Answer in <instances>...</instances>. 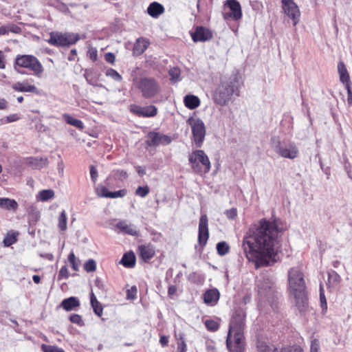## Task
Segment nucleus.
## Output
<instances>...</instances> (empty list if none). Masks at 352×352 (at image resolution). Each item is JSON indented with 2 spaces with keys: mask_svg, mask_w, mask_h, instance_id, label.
Segmentation results:
<instances>
[{
  "mask_svg": "<svg viewBox=\"0 0 352 352\" xmlns=\"http://www.w3.org/2000/svg\"><path fill=\"white\" fill-rule=\"evenodd\" d=\"M320 300L322 309L326 310L327 309V303L324 296V289L321 285L320 288Z\"/></svg>",
  "mask_w": 352,
  "mask_h": 352,
  "instance_id": "nucleus-53",
  "label": "nucleus"
},
{
  "mask_svg": "<svg viewBox=\"0 0 352 352\" xmlns=\"http://www.w3.org/2000/svg\"><path fill=\"white\" fill-rule=\"evenodd\" d=\"M21 119V116L20 115L17 114V113H13V114H10L3 118H2L0 122H1V124H8V123H10V122H16V121H18Z\"/></svg>",
  "mask_w": 352,
  "mask_h": 352,
  "instance_id": "nucleus-41",
  "label": "nucleus"
},
{
  "mask_svg": "<svg viewBox=\"0 0 352 352\" xmlns=\"http://www.w3.org/2000/svg\"><path fill=\"white\" fill-rule=\"evenodd\" d=\"M341 280L340 275L335 271L331 270L328 272V285L329 287H337Z\"/></svg>",
  "mask_w": 352,
  "mask_h": 352,
  "instance_id": "nucleus-31",
  "label": "nucleus"
},
{
  "mask_svg": "<svg viewBox=\"0 0 352 352\" xmlns=\"http://www.w3.org/2000/svg\"><path fill=\"white\" fill-rule=\"evenodd\" d=\"M283 12L292 21L293 25H296L300 19V10L294 0H281Z\"/></svg>",
  "mask_w": 352,
  "mask_h": 352,
  "instance_id": "nucleus-11",
  "label": "nucleus"
},
{
  "mask_svg": "<svg viewBox=\"0 0 352 352\" xmlns=\"http://www.w3.org/2000/svg\"><path fill=\"white\" fill-rule=\"evenodd\" d=\"M12 89L19 92H30L35 94H39V89L32 84L29 82V80L19 81L12 85Z\"/></svg>",
  "mask_w": 352,
  "mask_h": 352,
  "instance_id": "nucleus-17",
  "label": "nucleus"
},
{
  "mask_svg": "<svg viewBox=\"0 0 352 352\" xmlns=\"http://www.w3.org/2000/svg\"><path fill=\"white\" fill-rule=\"evenodd\" d=\"M116 227L119 230L118 232L133 236H140V231L138 230L137 227L133 224L128 223L126 221H120L116 224Z\"/></svg>",
  "mask_w": 352,
  "mask_h": 352,
  "instance_id": "nucleus-19",
  "label": "nucleus"
},
{
  "mask_svg": "<svg viewBox=\"0 0 352 352\" xmlns=\"http://www.w3.org/2000/svg\"><path fill=\"white\" fill-rule=\"evenodd\" d=\"M138 252L140 257L145 261L147 262L151 259L155 254L154 247L151 244L142 245L138 248Z\"/></svg>",
  "mask_w": 352,
  "mask_h": 352,
  "instance_id": "nucleus-20",
  "label": "nucleus"
},
{
  "mask_svg": "<svg viewBox=\"0 0 352 352\" xmlns=\"http://www.w3.org/2000/svg\"><path fill=\"white\" fill-rule=\"evenodd\" d=\"M205 325L207 329L211 331H216L219 327L218 322L214 320H206L205 321Z\"/></svg>",
  "mask_w": 352,
  "mask_h": 352,
  "instance_id": "nucleus-43",
  "label": "nucleus"
},
{
  "mask_svg": "<svg viewBox=\"0 0 352 352\" xmlns=\"http://www.w3.org/2000/svg\"><path fill=\"white\" fill-rule=\"evenodd\" d=\"M241 87V82L236 74L222 78L213 94L214 102L221 106L227 105L233 94L240 95Z\"/></svg>",
  "mask_w": 352,
  "mask_h": 352,
  "instance_id": "nucleus-2",
  "label": "nucleus"
},
{
  "mask_svg": "<svg viewBox=\"0 0 352 352\" xmlns=\"http://www.w3.org/2000/svg\"><path fill=\"white\" fill-rule=\"evenodd\" d=\"M126 191L124 189L120 190L115 192H110L108 195V198H118V197H123L126 195Z\"/></svg>",
  "mask_w": 352,
  "mask_h": 352,
  "instance_id": "nucleus-52",
  "label": "nucleus"
},
{
  "mask_svg": "<svg viewBox=\"0 0 352 352\" xmlns=\"http://www.w3.org/2000/svg\"><path fill=\"white\" fill-rule=\"evenodd\" d=\"M43 352H65V351L56 346L47 345L43 344L41 345Z\"/></svg>",
  "mask_w": 352,
  "mask_h": 352,
  "instance_id": "nucleus-45",
  "label": "nucleus"
},
{
  "mask_svg": "<svg viewBox=\"0 0 352 352\" xmlns=\"http://www.w3.org/2000/svg\"><path fill=\"white\" fill-rule=\"evenodd\" d=\"M137 294V287L135 286L131 287L126 292V297L127 299L133 300L136 298Z\"/></svg>",
  "mask_w": 352,
  "mask_h": 352,
  "instance_id": "nucleus-54",
  "label": "nucleus"
},
{
  "mask_svg": "<svg viewBox=\"0 0 352 352\" xmlns=\"http://www.w3.org/2000/svg\"><path fill=\"white\" fill-rule=\"evenodd\" d=\"M120 263L125 267H133L135 265V256L134 253L132 252L125 253L120 261Z\"/></svg>",
  "mask_w": 352,
  "mask_h": 352,
  "instance_id": "nucleus-28",
  "label": "nucleus"
},
{
  "mask_svg": "<svg viewBox=\"0 0 352 352\" xmlns=\"http://www.w3.org/2000/svg\"><path fill=\"white\" fill-rule=\"evenodd\" d=\"M79 39L80 36L76 33L52 32L47 43L54 46L64 47L75 44Z\"/></svg>",
  "mask_w": 352,
  "mask_h": 352,
  "instance_id": "nucleus-7",
  "label": "nucleus"
},
{
  "mask_svg": "<svg viewBox=\"0 0 352 352\" xmlns=\"http://www.w3.org/2000/svg\"><path fill=\"white\" fill-rule=\"evenodd\" d=\"M258 352H274L272 347L266 345L265 343L258 344Z\"/></svg>",
  "mask_w": 352,
  "mask_h": 352,
  "instance_id": "nucleus-57",
  "label": "nucleus"
},
{
  "mask_svg": "<svg viewBox=\"0 0 352 352\" xmlns=\"http://www.w3.org/2000/svg\"><path fill=\"white\" fill-rule=\"evenodd\" d=\"M217 250L219 255H226L229 252V245L226 242H219L217 244Z\"/></svg>",
  "mask_w": 352,
  "mask_h": 352,
  "instance_id": "nucleus-39",
  "label": "nucleus"
},
{
  "mask_svg": "<svg viewBox=\"0 0 352 352\" xmlns=\"http://www.w3.org/2000/svg\"><path fill=\"white\" fill-rule=\"evenodd\" d=\"M16 235L14 232H9L3 239L4 245L9 247L16 241Z\"/></svg>",
  "mask_w": 352,
  "mask_h": 352,
  "instance_id": "nucleus-40",
  "label": "nucleus"
},
{
  "mask_svg": "<svg viewBox=\"0 0 352 352\" xmlns=\"http://www.w3.org/2000/svg\"><path fill=\"white\" fill-rule=\"evenodd\" d=\"M27 162L32 168L38 169L45 166L47 163V160L46 158L38 159L35 157H30L27 160Z\"/></svg>",
  "mask_w": 352,
  "mask_h": 352,
  "instance_id": "nucleus-32",
  "label": "nucleus"
},
{
  "mask_svg": "<svg viewBox=\"0 0 352 352\" xmlns=\"http://www.w3.org/2000/svg\"><path fill=\"white\" fill-rule=\"evenodd\" d=\"M226 217L228 219L233 220L237 216V210L234 208H232L229 210H227L225 212Z\"/></svg>",
  "mask_w": 352,
  "mask_h": 352,
  "instance_id": "nucleus-55",
  "label": "nucleus"
},
{
  "mask_svg": "<svg viewBox=\"0 0 352 352\" xmlns=\"http://www.w3.org/2000/svg\"><path fill=\"white\" fill-rule=\"evenodd\" d=\"M90 175L91 180L95 183L98 177V171L97 169L94 166H90Z\"/></svg>",
  "mask_w": 352,
  "mask_h": 352,
  "instance_id": "nucleus-59",
  "label": "nucleus"
},
{
  "mask_svg": "<svg viewBox=\"0 0 352 352\" xmlns=\"http://www.w3.org/2000/svg\"><path fill=\"white\" fill-rule=\"evenodd\" d=\"M129 110L133 114L144 118L154 117L157 113V109L153 105L142 107L133 104L129 106Z\"/></svg>",
  "mask_w": 352,
  "mask_h": 352,
  "instance_id": "nucleus-14",
  "label": "nucleus"
},
{
  "mask_svg": "<svg viewBox=\"0 0 352 352\" xmlns=\"http://www.w3.org/2000/svg\"><path fill=\"white\" fill-rule=\"evenodd\" d=\"M21 32V28L18 25L9 23L5 25H2L0 27V36L3 35H7L9 32H12L14 34H19Z\"/></svg>",
  "mask_w": 352,
  "mask_h": 352,
  "instance_id": "nucleus-29",
  "label": "nucleus"
},
{
  "mask_svg": "<svg viewBox=\"0 0 352 352\" xmlns=\"http://www.w3.org/2000/svg\"><path fill=\"white\" fill-rule=\"evenodd\" d=\"M310 352H320V343L319 341L316 339H314L311 341Z\"/></svg>",
  "mask_w": 352,
  "mask_h": 352,
  "instance_id": "nucleus-58",
  "label": "nucleus"
},
{
  "mask_svg": "<svg viewBox=\"0 0 352 352\" xmlns=\"http://www.w3.org/2000/svg\"><path fill=\"white\" fill-rule=\"evenodd\" d=\"M146 144L150 146L168 145L172 142L170 136L157 132H149L147 135Z\"/></svg>",
  "mask_w": 352,
  "mask_h": 352,
  "instance_id": "nucleus-16",
  "label": "nucleus"
},
{
  "mask_svg": "<svg viewBox=\"0 0 352 352\" xmlns=\"http://www.w3.org/2000/svg\"><path fill=\"white\" fill-rule=\"evenodd\" d=\"M69 276V272L66 265L63 266L58 273V279H67Z\"/></svg>",
  "mask_w": 352,
  "mask_h": 352,
  "instance_id": "nucleus-51",
  "label": "nucleus"
},
{
  "mask_svg": "<svg viewBox=\"0 0 352 352\" xmlns=\"http://www.w3.org/2000/svg\"><path fill=\"white\" fill-rule=\"evenodd\" d=\"M245 312L243 309H236L230 323L228 333H243Z\"/></svg>",
  "mask_w": 352,
  "mask_h": 352,
  "instance_id": "nucleus-10",
  "label": "nucleus"
},
{
  "mask_svg": "<svg viewBox=\"0 0 352 352\" xmlns=\"http://www.w3.org/2000/svg\"><path fill=\"white\" fill-rule=\"evenodd\" d=\"M208 221L207 215L202 214L199 219L198 233V243L201 248L206 245L209 237Z\"/></svg>",
  "mask_w": 352,
  "mask_h": 352,
  "instance_id": "nucleus-15",
  "label": "nucleus"
},
{
  "mask_svg": "<svg viewBox=\"0 0 352 352\" xmlns=\"http://www.w3.org/2000/svg\"><path fill=\"white\" fill-rule=\"evenodd\" d=\"M225 9L228 8V12L223 13L226 20L233 19L237 21L242 16V12L240 3L236 0H227L225 3Z\"/></svg>",
  "mask_w": 352,
  "mask_h": 352,
  "instance_id": "nucleus-13",
  "label": "nucleus"
},
{
  "mask_svg": "<svg viewBox=\"0 0 352 352\" xmlns=\"http://www.w3.org/2000/svg\"><path fill=\"white\" fill-rule=\"evenodd\" d=\"M8 101L4 99L0 98V110H5L8 108Z\"/></svg>",
  "mask_w": 352,
  "mask_h": 352,
  "instance_id": "nucleus-62",
  "label": "nucleus"
},
{
  "mask_svg": "<svg viewBox=\"0 0 352 352\" xmlns=\"http://www.w3.org/2000/svg\"><path fill=\"white\" fill-rule=\"evenodd\" d=\"M226 345L230 352H244L243 333L228 334Z\"/></svg>",
  "mask_w": 352,
  "mask_h": 352,
  "instance_id": "nucleus-12",
  "label": "nucleus"
},
{
  "mask_svg": "<svg viewBox=\"0 0 352 352\" xmlns=\"http://www.w3.org/2000/svg\"><path fill=\"white\" fill-rule=\"evenodd\" d=\"M105 74L107 76L111 78L116 81H121L122 79V76L119 74V73L112 68L107 69L105 72Z\"/></svg>",
  "mask_w": 352,
  "mask_h": 352,
  "instance_id": "nucleus-42",
  "label": "nucleus"
},
{
  "mask_svg": "<svg viewBox=\"0 0 352 352\" xmlns=\"http://www.w3.org/2000/svg\"><path fill=\"white\" fill-rule=\"evenodd\" d=\"M105 60L107 62L113 64L116 60L115 55L113 53L108 52L105 54Z\"/></svg>",
  "mask_w": 352,
  "mask_h": 352,
  "instance_id": "nucleus-60",
  "label": "nucleus"
},
{
  "mask_svg": "<svg viewBox=\"0 0 352 352\" xmlns=\"http://www.w3.org/2000/svg\"><path fill=\"white\" fill-rule=\"evenodd\" d=\"M84 269L87 272H94L96 269V264L94 260L89 259L84 264Z\"/></svg>",
  "mask_w": 352,
  "mask_h": 352,
  "instance_id": "nucleus-47",
  "label": "nucleus"
},
{
  "mask_svg": "<svg viewBox=\"0 0 352 352\" xmlns=\"http://www.w3.org/2000/svg\"><path fill=\"white\" fill-rule=\"evenodd\" d=\"M345 87H346V89L347 90V95H348L347 101H348L349 104L351 105L352 104V90H351V85H346Z\"/></svg>",
  "mask_w": 352,
  "mask_h": 352,
  "instance_id": "nucleus-61",
  "label": "nucleus"
},
{
  "mask_svg": "<svg viewBox=\"0 0 352 352\" xmlns=\"http://www.w3.org/2000/svg\"><path fill=\"white\" fill-rule=\"evenodd\" d=\"M80 305L78 299L76 297H69L63 300L61 307L66 311H71Z\"/></svg>",
  "mask_w": 352,
  "mask_h": 352,
  "instance_id": "nucleus-27",
  "label": "nucleus"
},
{
  "mask_svg": "<svg viewBox=\"0 0 352 352\" xmlns=\"http://www.w3.org/2000/svg\"><path fill=\"white\" fill-rule=\"evenodd\" d=\"M160 342L163 346H165L168 344V338L165 336H162L160 339Z\"/></svg>",
  "mask_w": 352,
  "mask_h": 352,
  "instance_id": "nucleus-63",
  "label": "nucleus"
},
{
  "mask_svg": "<svg viewBox=\"0 0 352 352\" xmlns=\"http://www.w3.org/2000/svg\"><path fill=\"white\" fill-rule=\"evenodd\" d=\"M277 221L262 219L252 225L242 240V249L248 262L256 269L267 267L277 261L280 243Z\"/></svg>",
  "mask_w": 352,
  "mask_h": 352,
  "instance_id": "nucleus-1",
  "label": "nucleus"
},
{
  "mask_svg": "<svg viewBox=\"0 0 352 352\" xmlns=\"http://www.w3.org/2000/svg\"><path fill=\"white\" fill-rule=\"evenodd\" d=\"M117 173H118V177L119 179H125L127 177V173L126 171L124 170H118L117 171Z\"/></svg>",
  "mask_w": 352,
  "mask_h": 352,
  "instance_id": "nucleus-64",
  "label": "nucleus"
},
{
  "mask_svg": "<svg viewBox=\"0 0 352 352\" xmlns=\"http://www.w3.org/2000/svg\"><path fill=\"white\" fill-rule=\"evenodd\" d=\"M150 192L148 186H139L135 190V195L140 197H145Z\"/></svg>",
  "mask_w": 352,
  "mask_h": 352,
  "instance_id": "nucleus-46",
  "label": "nucleus"
},
{
  "mask_svg": "<svg viewBox=\"0 0 352 352\" xmlns=\"http://www.w3.org/2000/svg\"><path fill=\"white\" fill-rule=\"evenodd\" d=\"M194 42H205L212 37V33L206 28L197 27L195 32L191 34Z\"/></svg>",
  "mask_w": 352,
  "mask_h": 352,
  "instance_id": "nucleus-18",
  "label": "nucleus"
},
{
  "mask_svg": "<svg viewBox=\"0 0 352 352\" xmlns=\"http://www.w3.org/2000/svg\"><path fill=\"white\" fill-rule=\"evenodd\" d=\"M185 106L189 109H195L200 105L199 98L194 95H187L184 98Z\"/></svg>",
  "mask_w": 352,
  "mask_h": 352,
  "instance_id": "nucleus-26",
  "label": "nucleus"
},
{
  "mask_svg": "<svg viewBox=\"0 0 352 352\" xmlns=\"http://www.w3.org/2000/svg\"><path fill=\"white\" fill-rule=\"evenodd\" d=\"M58 228L60 231L67 230V217L65 210H62L58 219Z\"/></svg>",
  "mask_w": 352,
  "mask_h": 352,
  "instance_id": "nucleus-36",
  "label": "nucleus"
},
{
  "mask_svg": "<svg viewBox=\"0 0 352 352\" xmlns=\"http://www.w3.org/2000/svg\"><path fill=\"white\" fill-rule=\"evenodd\" d=\"M220 294L217 289L207 290L204 294V302L209 305H214L219 299Z\"/></svg>",
  "mask_w": 352,
  "mask_h": 352,
  "instance_id": "nucleus-21",
  "label": "nucleus"
},
{
  "mask_svg": "<svg viewBox=\"0 0 352 352\" xmlns=\"http://www.w3.org/2000/svg\"><path fill=\"white\" fill-rule=\"evenodd\" d=\"M258 294L261 297H265L272 290V287L269 282L261 283L258 282Z\"/></svg>",
  "mask_w": 352,
  "mask_h": 352,
  "instance_id": "nucleus-34",
  "label": "nucleus"
},
{
  "mask_svg": "<svg viewBox=\"0 0 352 352\" xmlns=\"http://www.w3.org/2000/svg\"><path fill=\"white\" fill-rule=\"evenodd\" d=\"M138 89L145 98H151L160 91V86L154 78H143L138 82Z\"/></svg>",
  "mask_w": 352,
  "mask_h": 352,
  "instance_id": "nucleus-9",
  "label": "nucleus"
},
{
  "mask_svg": "<svg viewBox=\"0 0 352 352\" xmlns=\"http://www.w3.org/2000/svg\"><path fill=\"white\" fill-rule=\"evenodd\" d=\"M187 123L191 128L193 142L197 147H201L204 142L206 134L204 122L200 118L190 117L188 119Z\"/></svg>",
  "mask_w": 352,
  "mask_h": 352,
  "instance_id": "nucleus-8",
  "label": "nucleus"
},
{
  "mask_svg": "<svg viewBox=\"0 0 352 352\" xmlns=\"http://www.w3.org/2000/svg\"><path fill=\"white\" fill-rule=\"evenodd\" d=\"M289 291L300 308L307 303L306 284L304 274L298 267H292L288 272Z\"/></svg>",
  "mask_w": 352,
  "mask_h": 352,
  "instance_id": "nucleus-3",
  "label": "nucleus"
},
{
  "mask_svg": "<svg viewBox=\"0 0 352 352\" xmlns=\"http://www.w3.org/2000/svg\"><path fill=\"white\" fill-rule=\"evenodd\" d=\"M17 67L28 69L38 78H41L44 72L41 63L33 55H17L14 60V68Z\"/></svg>",
  "mask_w": 352,
  "mask_h": 352,
  "instance_id": "nucleus-5",
  "label": "nucleus"
},
{
  "mask_svg": "<svg viewBox=\"0 0 352 352\" xmlns=\"http://www.w3.org/2000/svg\"><path fill=\"white\" fill-rule=\"evenodd\" d=\"M175 337L177 340V352H186L187 350V346L184 341V334H175Z\"/></svg>",
  "mask_w": 352,
  "mask_h": 352,
  "instance_id": "nucleus-37",
  "label": "nucleus"
},
{
  "mask_svg": "<svg viewBox=\"0 0 352 352\" xmlns=\"http://www.w3.org/2000/svg\"><path fill=\"white\" fill-rule=\"evenodd\" d=\"M149 42L144 38H139L136 40L133 46V54L135 55H141L147 49Z\"/></svg>",
  "mask_w": 352,
  "mask_h": 352,
  "instance_id": "nucleus-24",
  "label": "nucleus"
},
{
  "mask_svg": "<svg viewBox=\"0 0 352 352\" xmlns=\"http://www.w3.org/2000/svg\"><path fill=\"white\" fill-rule=\"evenodd\" d=\"M90 302L93 308L94 312L98 316H101L103 312V308L100 302L97 300L96 296L93 292L90 295Z\"/></svg>",
  "mask_w": 352,
  "mask_h": 352,
  "instance_id": "nucleus-30",
  "label": "nucleus"
},
{
  "mask_svg": "<svg viewBox=\"0 0 352 352\" xmlns=\"http://www.w3.org/2000/svg\"><path fill=\"white\" fill-rule=\"evenodd\" d=\"M170 80L173 82H177L180 80L179 76H180V69L178 67H173L169 70L168 72Z\"/></svg>",
  "mask_w": 352,
  "mask_h": 352,
  "instance_id": "nucleus-44",
  "label": "nucleus"
},
{
  "mask_svg": "<svg viewBox=\"0 0 352 352\" xmlns=\"http://www.w3.org/2000/svg\"><path fill=\"white\" fill-rule=\"evenodd\" d=\"M338 71L340 81L346 85H351L349 74L346 67L343 62H339L338 64Z\"/></svg>",
  "mask_w": 352,
  "mask_h": 352,
  "instance_id": "nucleus-22",
  "label": "nucleus"
},
{
  "mask_svg": "<svg viewBox=\"0 0 352 352\" xmlns=\"http://www.w3.org/2000/svg\"><path fill=\"white\" fill-rule=\"evenodd\" d=\"M0 208L15 212L18 209V204L14 199L0 197Z\"/></svg>",
  "mask_w": 352,
  "mask_h": 352,
  "instance_id": "nucleus-25",
  "label": "nucleus"
},
{
  "mask_svg": "<svg viewBox=\"0 0 352 352\" xmlns=\"http://www.w3.org/2000/svg\"><path fill=\"white\" fill-rule=\"evenodd\" d=\"M110 192L108 191L107 188L103 186H98L96 188V193L100 197L108 198V195Z\"/></svg>",
  "mask_w": 352,
  "mask_h": 352,
  "instance_id": "nucleus-48",
  "label": "nucleus"
},
{
  "mask_svg": "<svg viewBox=\"0 0 352 352\" xmlns=\"http://www.w3.org/2000/svg\"><path fill=\"white\" fill-rule=\"evenodd\" d=\"M69 320L74 324H76L80 327L84 325V322L80 315L73 314L69 316Z\"/></svg>",
  "mask_w": 352,
  "mask_h": 352,
  "instance_id": "nucleus-50",
  "label": "nucleus"
},
{
  "mask_svg": "<svg viewBox=\"0 0 352 352\" xmlns=\"http://www.w3.org/2000/svg\"><path fill=\"white\" fill-rule=\"evenodd\" d=\"M64 118H65V122L69 124H71L79 129H82L83 127H84V125H83V123L81 120H78V119H76V118H73L72 116L68 115V114H65L63 116Z\"/></svg>",
  "mask_w": 352,
  "mask_h": 352,
  "instance_id": "nucleus-35",
  "label": "nucleus"
},
{
  "mask_svg": "<svg viewBox=\"0 0 352 352\" xmlns=\"http://www.w3.org/2000/svg\"><path fill=\"white\" fill-rule=\"evenodd\" d=\"M188 161L195 173L204 175L208 173L211 168V164L208 155L202 150L192 151L188 157Z\"/></svg>",
  "mask_w": 352,
  "mask_h": 352,
  "instance_id": "nucleus-6",
  "label": "nucleus"
},
{
  "mask_svg": "<svg viewBox=\"0 0 352 352\" xmlns=\"http://www.w3.org/2000/svg\"><path fill=\"white\" fill-rule=\"evenodd\" d=\"M279 352H302V349L298 346L284 347Z\"/></svg>",
  "mask_w": 352,
  "mask_h": 352,
  "instance_id": "nucleus-56",
  "label": "nucleus"
},
{
  "mask_svg": "<svg viewBox=\"0 0 352 352\" xmlns=\"http://www.w3.org/2000/svg\"><path fill=\"white\" fill-rule=\"evenodd\" d=\"M270 144L275 153L281 157L294 160L299 155V149L294 142H283L278 137L274 136L271 138Z\"/></svg>",
  "mask_w": 352,
  "mask_h": 352,
  "instance_id": "nucleus-4",
  "label": "nucleus"
},
{
  "mask_svg": "<svg viewBox=\"0 0 352 352\" xmlns=\"http://www.w3.org/2000/svg\"><path fill=\"white\" fill-rule=\"evenodd\" d=\"M68 261L71 264L72 268L74 271H78L79 269V260L76 257L74 253L72 252L68 256Z\"/></svg>",
  "mask_w": 352,
  "mask_h": 352,
  "instance_id": "nucleus-38",
  "label": "nucleus"
},
{
  "mask_svg": "<svg viewBox=\"0 0 352 352\" xmlns=\"http://www.w3.org/2000/svg\"><path fill=\"white\" fill-rule=\"evenodd\" d=\"M87 55L92 61L95 62L98 58L97 49L92 46H89Z\"/></svg>",
  "mask_w": 352,
  "mask_h": 352,
  "instance_id": "nucleus-49",
  "label": "nucleus"
},
{
  "mask_svg": "<svg viewBox=\"0 0 352 352\" xmlns=\"http://www.w3.org/2000/svg\"><path fill=\"white\" fill-rule=\"evenodd\" d=\"M54 197V192L53 190L47 189L43 190L38 192L36 195V199L41 201H47L52 199Z\"/></svg>",
  "mask_w": 352,
  "mask_h": 352,
  "instance_id": "nucleus-33",
  "label": "nucleus"
},
{
  "mask_svg": "<svg viewBox=\"0 0 352 352\" xmlns=\"http://www.w3.org/2000/svg\"><path fill=\"white\" fill-rule=\"evenodd\" d=\"M164 12V6L157 2L151 3L147 8V13L153 18H157Z\"/></svg>",
  "mask_w": 352,
  "mask_h": 352,
  "instance_id": "nucleus-23",
  "label": "nucleus"
}]
</instances>
